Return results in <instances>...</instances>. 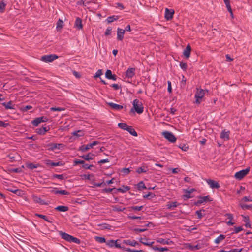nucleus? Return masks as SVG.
<instances>
[{
  "label": "nucleus",
  "instance_id": "obj_33",
  "mask_svg": "<svg viewBox=\"0 0 252 252\" xmlns=\"http://www.w3.org/2000/svg\"><path fill=\"white\" fill-rule=\"evenodd\" d=\"M147 239L146 238H141L139 240L140 243H141L142 244H143L146 246L152 247L153 246V244L154 243V242L152 241L151 242H146V241H147Z\"/></svg>",
  "mask_w": 252,
  "mask_h": 252
},
{
  "label": "nucleus",
  "instance_id": "obj_5",
  "mask_svg": "<svg viewBox=\"0 0 252 252\" xmlns=\"http://www.w3.org/2000/svg\"><path fill=\"white\" fill-rule=\"evenodd\" d=\"M58 58V56L56 54L46 55L42 56L41 60L46 63L51 62Z\"/></svg>",
  "mask_w": 252,
  "mask_h": 252
},
{
  "label": "nucleus",
  "instance_id": "obj_19",
  "mask_svg": "<svg viewBox=\"0 0 252 252\" xmlns=\"http://www.w3.org/2000/svg\"><path fill=\"white\" fill-rule=\"evenodd\" d=\"M191 51V48L190 45L188 44L186 46V48L184 50L183 55L186 58L189 57L190 55V52Z\"/></svg>",
  "mask_w": 252,
  "mask_h": 252
},
{
  "label": "nucleus",
  "instance_id": "obj_31",
  "mask_svg": "<svg viewBox=\"0 0 252 252\" xmlns=\"http://www.w3.org/2000/svg\"><path fill=\"white\" fill-rule=\"evenodd\" d=\"M90 148H92L91 146H90V143L87 145H83L79 147V150L82 152H85L88 151Z\"/></svg>",
  "mask_w": 252,
  "mask_h": 252
},
{
  "label": "nucleus",
  "instance_id": "obj_23",
  "mask_svg": "<svg viewBox=\"0 0 252 252\" xmlns=\"http://www.w3.org/2000/svg\"><path fill=\"white\" fill-rule=\"evenodd\" d=\"M119 18V16L118 15H113L111 16H109L106 19L105 21L108 23H111L114 21H117Z\"/></svg>",
  "mask_w": 252,
  "mask_h": 252
},
{
  "label": "nucleus",
  "instance_id": "obj_55",
  "mask_svg": "<svg viewBox=\"0 0 252 252\" xmlns=\"http://www.w3.org/2000/svg\"><path fill=\"white\" fill-rule=\"evenodd\" d=\"M65 109L63 108H62V107H52L51 108H50V110L51 111H63Z\"/></svg>",
  "mask_w": 252,
  "mask_h": 252
},
{
  "label": "nucleus",
  "instance_id": "obj_39",
  "mask_svg": "<svg viewBox=\"0 0 252 252\" xmlns=\"http://www.w3.org/2000/svg\"><path fill=\"white\" fill-rule=\"evenodd\" d=\"M225 238V236L223 234H220L215 240V243L216 244H219L221 241L223 240Z\"/></svg>",
  "mask_w": 252,
  "mask_h": 252
},
{
  "label": "nucleus",
  "instance_id": "obj_4",
  "mask_svg": "<svg viewBox=\"0 0 252 252\" xmlns=\"http://www.w3.org/2000/svg\"><path fill=\"white\" fill-rule=\"evenodd\" d=\"M250 171V168H247L245 169L240 170L238 172H237L234 177L237 179L241 180L242 178H243L247 174H248L249 172Z\"/></svg>",
  "mask_w": 252,
  "mask_h": 252
},
{
  "label": "nucleus",
  "instance_id": "obj_61",
  "mask_svg": "<svg viewBox=\"0 0 252 252\" xmlns=\"http://www.w3.org/2000/svg\"><path fill=\"white\" fill-rule=\"evenodd\" d=\"M234 232L233 233L237 234L239 232H240L241 231H242L243 229L242 226H235L234 227Z\"/></svg>",
  "mask_w": 252,
  "mask_h": 252
},
{
  "label": "nucleus",
  "instance_id": "obj_58",
  "mask_svg": "<svg viewBox=\"0 0 252 252\" xmlns=\"http://www.w3.org/2000/svg\"><path fill=\"white\" fill-rule=\"evenodd\" d=\"M113 190H116V188H106L102 190V192L110 193Z\"/></svg>",
  "mask_w": 252,
  "mask_h": 252
},
{
  "label": "nucleus",
  "instance_id": "obj_62",
  "mask_svg": "<svg viewBox=\"0 0 252 252\" xmlns=\"http://www.w3.org/2000/svg\"><path fill=\"white\" fill-rule=\"evenodd\" d=\"M5 6L6 3H5L3 1L0 2V11L1 12H3L5 8Z\"/></svg>",
  "mask_w": 252,
  "mask_h": 252
},
{
  "label": "nucleus",
  "instance_id": "obj_14",
  "mask_svg": "<svg viewBox=\"0 0 252 252\" xmlns=\"http://www.w3.org/2000/svg\"><path fill=\"white\" fill-rule=\"evenodd\" d=\"M123 243L132 247H135L137 245H140L139 243L135 240L131 241L129 239L123 240Z\"/></svg>",
  "mask_w": 252,
  "mask_h": 252
},
{
  "label": "nucleus",
  "instance_id": "obj_34",
  "mask_svg": "<svg viewBox=\"0 0 252 252\" xmlns=\"http://www.w3.org/2000/svg\"><path fill=\"white\" fill-rule=\"evenodd\" d=\"M179 203L177 201L172 202L170 203L167 204L166 206L167 209H171L172 207H176L178 206Z\"/></svg>",
  "mask_w": 252,
  "mask_h": 252
},
{
  "label": "nucleus",
  "instance_id": "obj_57",
  "mask_svg": "<svg viewBox=\"0 0 252 252\" xmlns=\"http://www.w3.org/2000/svg\"><path fill=\"white\" fill-rule=\"evenodd\" d=\"M154 197H155V195L151 192H149L147 195L143 196L144 198L148 199H151Z\"/></svg>",
  "mask_w": 252,
  "mask_h": 252
},
{
  "label": "nucleus",
  "instance_id": "obj_1",
  "mask_svg": "<svg viewBox=\"0 0 252 252\" xmlns=\"http://www.w3.org/2000/svg\"><path fill=\"white\" fill-rule=\"evenodd\" d=\"M133 108L131 109L130 112H133L134 110L138 114H141L144 111V107L142 103L138 99H135L133 101Z\"/></svg>",
  "mask_w": 252,
  "mask_h": 252
},
{
  "label": "nucleus",
  "instance_id": "obj_51",
  "mask_svg": "<svg viewBox=\"0 0 252 252\" xmlns=\"http://www.w3.org/2000/svg\"><path fill=\"white\" fill-rule=\"evenodd\" d=\"M32 108V107L31 105H27L26 106H23L21 108V110L23 112H26L28 110Z\"/></svg>",
  "mask_w": 252,
  "mask_h": 252
},
{
  "label": "nucleus",
  "instance_id": "obj_43",
  "mask_svg": "<svg viewBox=\"0 0 252 252\" xmlns=\"http://www.w3.org/2000/svg\"><path fill=\"white\" fill-rule=\"evenodd\" d=\"M202 211H203L204 212L205 211V210L203 209H201L200 210H197L196 212H195V214L197 215V219H201L202 218V217L204 216V215H203L202 214Z\"/></svg>",
  "mask_w": 252,
  "mask_h": 252
},
{
  "label": "nucleus",
  "instance_id": "obj_53",
  "mask_svg": "<svg viewBox=\"0 0 252 252\" xmlns=\"http://www.w3.org/2000/svg\"><path fill=\"white\" fill-rule=\"evenodd\" d=\"M180 67L184 70L186 71L187 69V64L183 62H180Z\"/></svg>",
  "mask_w": 252,
  "mask_h": 252
},
{
  "label": "nucleus",
  "instance_id": "obj_50",
  "mask_svg": "<svg viewBox=\"0 0 252 252\" xmlns=\"http://www.w3.org/2000/svg\"><path fill=\"white\" fill-rule=\"evenodd\" d=\"M99 226H101L102 229H111V226L107 223H103L99 224Z\"/></svg>",
  "mask_w": 252,
  "mask_h": 252
},
{
  "label": "nucleus",
  "instance_id": "obj_25",
  "mask_svg": "<svg viewBox=\"0 0 252 252\" xmlns=\"http://www.w3.org/2000/svg\"><path fill=\"white\" fill-rule=\"evenodd\" d=\"M35 215L37 217H38L41 218V219H43V220H46V221H47L49 223H52L53 222V219L52 218H51V219H49L48 217L46 215L37 214V213L35 214Z\"/></svg>",
  "mask_w": 252,
  "mask_h": 252
},
{
  "label": "nucleus",
  "instance_id": "obj_13",
  "mask_svg": "<svg viewBox=\"0 0 252 252\" xmlns=\"http://www.w3.org/2000/svg\"><path fill=\"white\" fill-rule=\"evenodd\" d=\"M125 32V30L121 29L120 28H118L117 29V39L119 41H122L124 38V35Z\"/></svg>",
  "mask_w": 252,
  "mask_h": 252
},
{
  "label": "nucleus",
  "instance_id": "obj_6",
  "mask_svg": "<svg viewBox=\"0 0 252 252\" xmlns=\"http://www.w3.org/2000/svg\"><path fill=\"white\" fill-rule=\"evenodd\" d=\"M199 200L194 203V205L199 206L203 202H211L212 201V198L209 195L205 196H199Z\"/></svg>",
  "mask_w": 252,
  "mask_h": 252
},
{
  "label": "nucleus",
  "instance_id": "obj_52",
  "mask_svg": "<svg viewBox=\"0 0 252 252\" xmlns=\"http://www.w3.org/2000/svg\"><path fill=\"white\" fill-rule=\"evenodd\" d=\"M241 207L242 209L245 210V209H248L250 210L252 209V205H247V204H241Z\"/></svg>",
  "mask_w": 252,
  "mask_h": 252
},
{
  "label": "nucleus",
  "instance_id": "obj_35",
  "mask_svg": "<svg viewBox=\"0 0 252 252\" xmlns=\"http://www.w3.org/2000/svg\"><path fill=\"white\" fill-rule=\"evenodd\" d=\"M26 165L28 168H29L30 169H32V170L34 168H36L40 166V165L39 164H34L33 163H31V162L27 163Z\"/></svg>",
  "mask_w": 252,
  "mask_h": 252
},
{
  "label": "nucleus",
  "instance_id": "obj_44",
  "mask_svg": "<svg viewBox=\"0 0 252 252\" xmlns=\"http://www.w3.org/2000/svg\"><path fill=\"white\" fill-rule=\"evenodd\" d=\"M143 208V206H134L129 207V211H140Z\"/></svg>",
  "mask_w": 252,
  "mask_h": 252
},
{
  "label": "nucleus",
  "instance_id": "obj_54",
  "mask_svg": "<svg viewBox=\"0 0 252 252\" xmlns=\"http://www.w3.org/2000/svg\"><path fill=\"white\" fill-rule=\"evenodd\" d=\"M112 30V27H107L105 32L104 33V35L105 36L110 35L111 33Z\"/></svg>",
  "mask_w": 252,
  "mask_h": 252
},
{
  "label": "nucleus",
  "instance_id": "obj_18",
  "mask_svg": "<svg viewBox=\"0 0 252 252\" xmlns=\"http://www.w3.org/2000/svg\"><path fill=\"white\" fill-rule=\"evenodd\" d=\"M32 198H33V200L34 202H35L36 203H39V204H42V205H47L48 204L47 202H45L43 200H42L40 197H39L37 196L33 195Z\"/></svg>",
  "mask_w": 252,
  "mask_h": 252
},
{
  "label": "nucleus",
  "instance_id": "obj_27",
  "mask_svg": "<svg viewBox=\"0 0 252 252\" xmlns=\"http://www.w3.org/2000/svg\"><path fill=\"white\" fill-rule=\"evenodd\" d=\"M55 209L59 212H66L69 210V208L66 206H58Z\"/></svg>",
  "mask_w": 252,
  "mask_h": 252
},
{
  "label": "nucleus",
  "instance_id": "obj_22",
  "mask_svg": "<svg viewBox=\"0 0 252 252\" xmlns=\"http://www.w3.org/2000/svg\"><path fill=\"white\" fill-rule=\"evenodd\" d=\"M157 242L163 245H168L173 243V241L171 240L170 239L166 240L163 238H158L157 240Z\"/></svg>",
  "mask_w": 252,
  "mask_h": 252
},
{
  "label": "nucleus",
  "instance_id": "obj_56",
  "mask_svg": "<svg viewBox=\"0 0 252 252\" xmlns=\"http://www.w3.org/2000/svg\"><path fill=\"white\" fill-rule=\"evenodd\" d=\"M56 193L61 194L62 195H70V193L65 190H62L57 191L56 192Z\"/></svg>",
  "mask_w": 252,
  "mask_h": 252
},
{
  "label": "nucleus",
  "instance_id": "obj_16",
  "mask_svg": "<svg viewBox=\"0 0 252 252\" xmlns=\"http://www.w3.org/2000/svg\"><path fill=\"white\" fill-rule=\"evenodd\" d=\"M105 77L108 79L113 80L116 81L117 77L115 74H112V71L110 70H107L105 72Z\"/></svg>",
  "mask_w": 252,
  "mask_h": 252
},
{
  "label": "nucleus",
  "instance_id": "obj_47",
  "mask_svg": "<svg viewBox=\"0 0 252 252\" xmlns=\"http://www.w3.org/2000/svg\"><path fill=\"white\" fill-rule=\"evenodd\" d=\"M118 126L123 129V130H126L127 129V127H128V125H127L126 123H118Z\"/></svg>",
  "mask_w": 252,
  "mask_h": 252
},
{
  "label": "nucleus",
  "instance_id": "obj_64",
  "mask_svg": "<svg viewBox=\"0 0 252 252\" xmlns=\"http://www.w3.org/2000/svg\"><path fill=\"white\" fill-rule=\"evenodd\" d=\"M63 27V21L59 19L57 23V28H62Z\"/></svg>",
  "mask_w": 252,
  "mask_h": 252
},
{
  "label": "nucleus",
  "instance_id": "obj_15",
  "mask_svg": "<svg viewBox=\"0 0 252 252\" xmlns=\"http://www.w3.org/2000/svg\"><path fill=\"white\" fill-rule=\"evenodd\" d=\"M49 149L52 151L54 150L55 149H59L63 147L64 145L63 144H59V143H50L49 145Z\"/></svg>",
  "mask_w": 252,
  "mask_h": 252
},
{
  "label": "nucleus",
  "instance_id": "obj_11",
  "mask_svg": "<svg viewBox=\"0 0 252 252\" xmlns=\"http://www.w3.org/2000/svg\"><path fill=\"white\" fill-rule=\"evenodd\" d=\"M174 14V11L171 9H169L167 8L165 9V18L167 20H169L172 19L173 15Z\"/></svg>",
  "mask_w": 252,
  "mask_h": 252
},
{
  "label": "nucleus",
  "instance_id": "obj_63",
  "mask_svg": "<svg viewBox=\"0 0 252 252\" xmlns=\"http://www.w3.org/2000/svg\"><path fill=\"white\" fill-rule=\"evenodd\" d=\"M84 163V160H80V159H76V160H75L73 162V164H74V165H79V164H83Z\"/></svg>",
  "mask_w": 252,
  "mask_h": 252
},
{
  "label": "nucleus",
  "instance_id": "obj_29",
  "mask_svg": "<svg viewBox=\"0 0 252 252\" xmlns=\"http://www.w3.org/2000/svg\"><path fill=\"white\" fill-rule=\"evenodd\" d=\"M115 248H119V249H122L123 248V245L124 244L123 243V241H122L120 239H117L115 240Z\"/></svg>",
  "mask_w": 252,
  "mask_h": 252
},
{
  "label": "nucleus",
  "instance_id": "obj_37",
  "mask_svg": "<svg viewBox=\"0 0 252 252\" xmlns=\"http://www.w3.org/2000/svg\"><path fill=\"white\" fill-rule=\"evenodd\" d=\"M201 246L200 245L196 244V245H192L191 244H188V248L191 250H199L201 249Z\"/></svg>",
  "mask_w": 252,
  "mask_h": 252
},
{
  "label": "nucleus",
  "instance_id": "obj_26",
  "mask_svg": "<svg viewBox=\"0 0 252 252\" xmlns=\"http://www.w3.org/2000/svg\"><path fill=\"white\" fill-rule=\"evenodd\" d=\"M126 128L127 129L126 130L128 131L131 135L135 137L137 136V132L132 126H128Z\"/></svg>",
  "mask_w": 252,
  "mask_h": 252
},
{
  "label": "nucleus",
  "instance_id": "obj_32",
  "mask_svg": "<svg viewBox=\"0 0 252 252\" xmlns=\"http://www.w3.org/2000/svg\"><path fill=\"white\" fill-rule=\"evenodd\" d=\"M220 138L224 140H228L229 139V132H226L225 130L222 131L220 135Z\"/></svg>",
  "mask_w": 252,
  "mask_h": 252
},
{
  "label": "nucleus",
  "instance_id": "obj_60",
  "mask_svg": "<svg viewBox=\"0 0 252 252\" xmlns=\"http://www.w3.org/2000/svg\"><path fill=\"white\" fill-rule=\"evenodd\" d=\"M71 242H74L76 244H80L81 243V241L79 239L72 236V238H71Z\"/></svg>",
  "mask_w": 252,
  "mask_h": 252
},
{
  "label": "nucleus",
  "instance_id": "obj_8",
  "mask_svg": "<svg viewBox=\"0 0 252 252\" xmlns=\"http://www.w3.org/2000/svg\"><path fill=\"white\" fill-rule=\"evenodd\" d=\"M206 181L207 183V184L210 186V187L212 189H218L220 188V185L219 183L217 181H215L210 179H206Z\"/></svg>",
  "mask_w": 252,
  "mask_h": 252
},
{
  "label": "nucleus",
  "instance_id": "obj_17",
  "mask_svg": "<svg viewBox=\"0 0 252 252\" xmlns=\"http://www.w3.org/2000/svg\"><path fill=\"white\" fill-rule=\"evenodd\" d=\"M45 163L46 164V165H47V166H62L63 165V164L62 163V162L59 161V162H54L52 160H50V159H48V160H46L45 161Z\"/></svg>",
  "mask_w": 252,
  "mask_h": 252
},
{
  "label": "nucleus",
  "instance_id": "obj_12",
  "mask_svg": "<svg viewBox=\"0 0 252 252\" xmlns=\"http://www.w3.org/2000/svg\"><path fill=\"white\" fill-rule=\"evenodd\" d=\"M107 104L114 110L119 111L124 108L123 106L113 102H107Z\"/></svg>",
  "mask_w": 252,
  "mask_h": 252
},
{
  "label": "nucleus",
  "instance_id": "obj_45",
  "mask_svg": "<svg viewBox=\"0 0 252 252\" xmlns=\"http://www.w3.org/2000/svg\"><path fill=\"white\" fill-rule=\"evenodd\" d=\"M137 188L138 190H141L143 189H146L144 183L143 181H140L137 184Z\"/></svg>",
  "mask_w": 252,
  "mask_h": 252
},
{
  "label": "nucleus",
  "instance_id": "obj_30",
  "mask_svg": "<svg viewBox=\"0 0 252 252\" xmlns=\"http://www.w3.org/2000/svg\"><path fill=\"white\" fill-rule=\"evenodd\" d=\"M152 248L154 250L159 251L160 252L167 251L169 250L167 247H158L157 245H153Z\"/></svg>",
  "mask_w": 252,
  "mask_h": 252
},
{
  "label": "nucleus",
  "instance_id": "obj_49",
  "mask_svg": "<svg viewBox=\"0 0 252 252\" xmlns=\"http://www.w3.org/2000/svg\"><path fill=\"white\" fill-rule=\"evenodd\" d=\"M72 134L74 136H76L77 137L83 136L84 135V133L82 130H78L77 131H74L72 133Z\"/></svg>",
  "mask_w": 252,
  "mask_h": 252
},
{
  "label": "nucleus",
  "instance_id": "obj_21",
  "mask_svg": "<svg viewBox=\"0 0 252 252\" xmlns=\"http://www.w3.org/2000/svg\"><path fill=\"white\" fill-rule=\"evenodd\" d=\"M2 105L4 106L5 109H15L14 105L12 104V102L10 101L8 102H3Z\"/></svg>",
  "mask_w": 252,
  "mask_h": 252
},
{
  "label": "nucleus",
  "instance_id": "obj_7",
  "mask_svg": "<svg viewBox=\"0 0 252 252\" xmlns=\"http://www.w3.org/2000/svg\"><path fill=\"white\" fill-rule=\"evenodd\" d=\"M47 121L48 118L46 117L42 116L35 119L32 121V123L33 126H37L40 123L46 122Z\"/></svg>",
  "mask_w": 252,
  "mask_h": 252
},
{
  "label": "nucleus",
  "instance_id": "obj_3",
  "mask_svg": "<svg viewBox=\"0 0 252 252\" xmlns=\"http://www.w3.org/2000/svg\"><path fill=\"white\" fill-rule=\"evenodd\" d=\"M162 134L165 138H166L168 141H169L170 142L174 143L177 140L176 137L173 134V133L170 131H164L162 132Z\"/></svg>",
  "mask_w": 252,
  "mask_h": 252
},
{
  "label": "nucleus",
  "instance_id": "obj_46",
  "mask_svg": "<svg viewBox=\"0 0 252 252\" xmlns=\"http://www.w3.org/2000/svg\"><path fill=\"white\" fill-rule=\"evenodd\" d=\"M58 178L60 180H63L65 179V176L63 174H54L51 178Z\"/></svg>",
  "mask_w": 252,
  "mask_h": 252
},
{
  "label": "nucleus",
  "instance_id": "obj_2",
  "mask_svg": "<svg viewBox=\"0 0 252 252\" xmlns=\"http://www.w3.org/2000/svg\"><path fill=\"white\" fill-rule=\"evenodd\" d=\"M205 90L201 88H197L195 94V103L199 104L201 103V99L204 96Z\"/></svg>",
  "mask_w": 252,
  "mask_h": 252
},
{
  "label": "nucleus",
  "instance_id": "obj_40",
  "mask_svg": "<svg viewBox=\"0 0 252 252\" xmlns=\"http://www.w3.org/2000/svg\"><path fill=\"white\" fill-rule=\"evenodd\" d=\"M115 242L114 240H108L106 242V245L109 248H115Z\"/></svg>",
  "mask_w": 252,
  "mask_h": 252
},
{
  "label": "nucleus",
  "instance_id": "obj_36",
  "mask_svg": "<svg viewBox=\"0 0 252 252\" xmlns=\"http://www.w3.org/2000/svg\"><path fill=\"white\" fill-rule=\"evenodd\" d=\"M123 189L121 188L116 189V190L118 191H119V192H121L122 193H125V192L128 191L130 189V187L127 186H123Z\"/></svg>",
  "mask_w": 252,
  "mask_h": 252
},
{
  "label": "nucleus",
  "instance_id": "obj_38",
  "mask_svg": "<svg viewBox=\"0 0 252 252\" xmlns=\"http://www.w3.org/2000/svg\"><path fill=\"white\" fill-rule=\"evenodd\" d=\"M148 167L146 166H142L139 167L136 170V172L138 174H141L142 173H145L148 171Z\"/></svg>",
  "mask_w": 252,
  "mask_h": 252
},
{
  "label": "nucleus",
  "instance_id": "obj_42",
  "mask_svg": "<svg viewBox=\"0 0 252 252\" xmlns=\"http://www.w3.org/2000/svg\"><path fill=\"white\" fill-rule=\"evenodd\" d=\"M7 190L10 192L14 193V194H18V195H20L21 193V192H22V191L20 189H11V188H8L7 189Z\"/></svg>",
  "mask_w": 252,
  "mask_h": 252
},
{
  "label": "nucleus",
  "instance_id": "obj_10",
  "mask_svg": "<svg viewBox=\"0 0 252 252\" xmlns=\"http://www.w3.org/2000/svg\"><path fill=\"white\" fill-rule=\"evenodd\" d=\"M135 74V68H128L126 72V77L128 78H132Z\"/></svg>",
  "mask_w": 252,
  "mask_h": 252
},
{
  "label": "nucleus",
  "instance_id": "obj_59",
  "mask_svg": "<svg viewBox=\"0 0 252 252\" xmlns=\"http://www.w3.org/2000/svg\"><path fill=\"white\" fill-rule=\"evenodd\" d=\"M41 127L42 128L44 132L45 133V134L47 132H48L50 129V126H47L46 124H45L44 125H43Z\"/></svg>",
  "mask_w": 252,
  "mask_h": 252
},
{
  "label": "nucleus",
  "instance_id": "obj_48",
  "mask_svg": "<svg viewBox=\"0 0 252 252\" xmlns=\"http://www.w3.org/2000/svg\"><path fill=\"white\" fill-rule=\"evenodd\" d=\"M191 191H189V190L186 191V193L183 195L184 199H187L191 198L192 196L191 195Z\"/></svg>",
  "mask_w": 252,
  "mask_h": 252
},
{
  "label": "nucleus",
  "instance_id": "obj_28",
  "mask_svg": "<svg viewBox=\"0 0 252 252\" xmlns=\"http://www.w3.org/2000/svg\"><path fill=\"white\" fill-rule=\"evenodd\" d=\"M112 210L114 212H124L126 208L122 206L117 205L112 206Z\"/></svg>",
  "mask_w": 252,
  "mask_h": 252
},
{
  "label": "nucleus",
  "instance_id": "obj_9",
  "mask_svg": "<svg viewBox=\"0 0 252 252\" xmlns=\"http://www.w3.org/2000/svg\"><path fill=\"white\" fill-rule=\"evenodd\" d=\"M59 235L61 237V238L68 242H71V238H72V235H70L65 232H63L62 231H59Z\"/></svg>",
  "mask_w": 252,
  "mask_h": 252
},
{
  "label": "nucleus",
  "instance_id": "obj_20",
  "mask_svg": "<svg viewBox=\"0 0 252 252\" xmlns=\"http://www.w3.org/2000/svg\"><path fill=\"white\" fill-rule=\"evenodd\" d=\"M74 27L77 29L80 30L83 27L82 21L79 17H77L75 19Z\"/></svg>",
  "mask_w": 252,
  "mask_h": 252
},
{
  "label": "nucleus",
  "instance_id": "obj_24",
  "mask_svg": "<svg viewBox=\"0 0 252 252\" xmlns=\"http://www.w3.org/2000/svg\"><path fill=\"white\" fill-rule=\"evenodd\" d=\"M80 157L84 159L85 160L89 161L90 160H93L94 158V155L89 153L86 155L80 156Z\"/></svg>",
  "mask_w": 252,
  "mask_h": 252
},
{
  "label": "nucleus",
  "instance_id": "obj_41",
  "mask_svg": "<svg viewBox=\"0 0 252 252\" xmlns=\"http://www.w3.org/2000/svg\"><path fill=\"white\" fill-rule=\"evenodd\" d=\"M94 239L96 242H97L99 243H106V242L107 241L106 239L103 237L95 236Z\"/></svg>",
  "mask_w": 252,
  "mask_h": 252
}]
</instances>
